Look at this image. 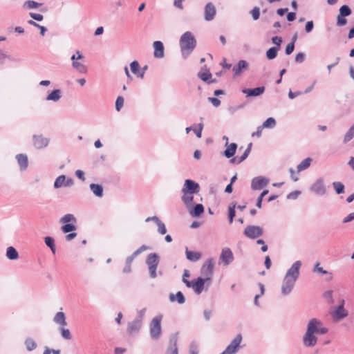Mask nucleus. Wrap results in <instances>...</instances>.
I'll return each mask as SVG.
<instances>
[{
	"mask_svg": "<svg viewBox=\"0 0 354 354\" xmlns=\"http://www.w3.org/2000/svg\"><path fill=\"white\" fill-rule=\"evenodd\" d=\"M146 313V308H142L141 310H138L137 311V317L136 319H140V321L142 322V319L145 315Z\"/></svg>",
	"mask_w": 354,
	"mask_h": 354,
	"instance_id": "nucleus-60",
	"label": "nucleus"
},
{
	"mask_svg": "<svg viewBox=\"0 0 354 354\" xmlns=\"http://www.w3.org/2000/svg\"><path fill=\"white\" fill-rule=\"evenodd\" d=\"M265 91L264 86L257 87L254 88H245L243 90V93L246 94L248 97L249 96H259L263 93Z\"/></svg>",
	"mask_w": 354,
	"mask_h": 354,
	"instance_id": "nucleus-20",
	"label": "nucleus"
},
{
	"mask_svg": "<svg viewBox=\"0 0 354 354\" xmlns=\"http://www.w3.org/2000/svg\"><path fill=\"white\" fill-rule=\"evenodd\" d=\"M296 39H297V36L295 35V36L294 37V38H293V41H292V42H291V43H290V44H288L287 45V46H286V53L287 55H290V54H291V53L293 52L294 48H295V44H294V42L295 41Z\"/></svg>",
	"mask_w": 354,
	"mask_h": 354,
	"instance_id": "nucleus-53",
	"label": "nucleus"
},
{
	"mask_svg": "<svg viewBox=\"0 0 354 354\" xmlns=\"http://www.w3.org/2000/svg\"><path fill=\"white\" fill-rule=\"evenodd\" d=\"M276 125L275 120L272 118H268L261 125L264 128H273Z\"/></svg>",
	"mask_w": 354,
	"mask_h": 354,
	"instance_id": "nucleus-48",
	"label": "nucleus"
},
{
	"mask_svg": "<svg viewBox=\"0 0 354 354\" xmlns=\"http://www.w3.org/2000/svg\"><path fill=\"white\" fill-rule=\"evenodd\" d=\"M262 233V229L259 226L254 225H249L244 230L245 235L252 239H255L260 236Z\"/></svg>",
	"mask_w": 354,
	"mask_h": 354,
	"instance_id": "nucleus-14",
	"label": "nucleus"
},
{
	"mask_svg": "<svg viewBox=\"0 0 354 354\" xmlns=\"http://www.w3.org/2000/svg\"><path fill=\"white\" fill-rule=\"evenodd\" d=\"M162 315L156 316L152 319L149 324V333L151 339H158L162 332L161 321Z\"/></svg>",
	"mask_w": 354,
	"mask_h": 354,
	"instance_id": "nucleus-4",
	"label": "nucleus"
},
{
	"mask_svg": "<svg viewBox=\"0 0 354 354\" xmlns=\"http://www.w3.org/2000/svg\"><path fill=\"white\" fill-rule=\"evenodd\" d=\"M66 177L64 175L58 176L54 183V187L55 188H59L64 185L67 186L72 183L71 180H68L66 183H65Z\"/></svg>",
	"mask_w": 354,
	"mask_h": 354,
	"instance_id": "nucleus-29",
	"label": "nucleus"
},
{
	"mask_svg": "<svg viewBox=\"0 0 354 354\" xmlns=\"http://www.w3.org/2000/svg\"><path fill=\"white\" fill-rule=\"evenodd\" d=\"M33 143L35 147L41 149L48 145V140L40 136H35L33 137Z\"/></svg>",
	"mask_w": 354,
	"mask_h": 354,
	"instance_id": "nucleus-25",
	"label": "nucleus"
},
{
	"mask_svg": "<svg viewBox=\"0 0 354 354\" xmlns=\"http://www.w3.org/2000/svg\"><path fill=\"white\" fill-rule=\"evenodd\" d=\"M160 261V257L156 253H150L146 259V264L148 266L149 276L154 279L157 277L156 270Z\"/></svg>",
	"mask_w": 354,
	"mask_h": 354,
	"instance_id": "nucleus-5",
	"label": "nucleus"
},
{
	"mask_svg": "<svg viewBox=\"0 0 354 354\" xmlns=\"http://www.w3.org/2000/svg\"><path fill=\"white\" fill-rule=\"evenodd\" d=\"M317 340L318 339L315 334L311 333L307 330L302 338L304 346L308 348L314 347L317 344Z\"/></svg>",
	"mask_w": 354,
	"mask_h": 354,
	"instance_id": "nucleus-13",
	"label": "nucleus"
},
{
	"mask_svg": "<svg viewBox=\"0 0 354 354\" xmlns=\"http://www.w3.org/2000/svg\"><path fill=\"white\" fill-rule=\"evenodd\" d=\"M248 68V63L245 60H241L238 62L236 66L232 68L234 75L237 76L242 73V72Z\"/></svg>",
	"mask_w": 354,
	"mask_h": 354,
	"instance_id": "nucleus-22",
	"label": "nucleus"
},
{
	"mask_svg": "<svg viewBox=\"0 0 354 354\" xmlns=\"http://www.w3.org/2000/svg\"><path fill=\"white\" fill-rule=\"evenodd\" d=\"M90 188L93 193L98 197L102 196L103 194V188L101 185L98 184H91Z\"/></svg>",
	"mask_w": 354,
	"mask_h": 354,
	"instance_id": "nucleus-36",
	"label": "nucleus"
},
{
	"mask_svg": "<svg viewBox=\"0 0 354 354\" xmlns=\"http://www.w3.org/2000/svg\"><path fill=\"white\" fill-rule=\"evenodd\" d=\"M305 59V55L303 53H299L295 57V61L298 63H301Z\"/></svg>",
	"mask_w": 354,
	"mask_h": 354,
	"instance_id": "nucleus-63",
	"label": "nucleus"
},
{
	"mask_svg": "<svg viewBox=\"0 0 354 354\" xmlns=\"http://www.w3.org/2000/svg\"><path fill=\"white\" fill-rule=\"evenodd\" d=\"M153 221L158 225V231L161 234H165L166 233V227L163 223L157 217V216H153V217H149L146 219V221L148 222L149 221Z\"/></svg>",
	"mask_w": 354,
	"mask_h": 354,
	"instance_id": "nucleus-24",
	"label": "nucleus"
},
{
	"mask_svg": "<svg viewBox=\"0 0 354 354\" xmlns=\"http://www.w3.org/2000/svg\"><path fill=\"white\" fill-rule=\"evenodd\" d=\"M236 148H237L236 144L231 143L230 145L227 146V149L224 151V155L227 158L232 157L236 152Z\"/></svg>",
	"mask_w": 354,
	"mask_h": 354,
	"instance_id": "nucleus-34",
	"label": "nucleus"
},
{
	"mask_svg": "<svg viewBox=\"0 0 354 354\" xmlns=\"http://www.w3.org/2000/svg\"><path fill=\"white\" fill-rule=\"evenodd\" d=\"M347 24L345 17L338 15L337 17V25L338 26H344Z\"/></svg>",
	"mask_w": 354,
	"mask_h": 354,
	"instance_id": "nucleus-55",
	"label": "nucleus"
},
{
	"mask_svg": "<svg viewBox=\"0 0 354 354\" xmlns=\"http://www.w3.org/2000/svg\"><path fill=\"white\" fill-rule=\"evenodd\" d=\"M166 354H178L177 348V337L176 335L171 337L169 346L167 350Z\"/></svg>",
	"mask_w": 354,
	"mask_h": 354,
	"instance_id": "nucleus-21",
	"label": "nucleus"
},
{
	"mask_svg": "<svg viewBox=\"0 0 354 354\" xmlns=\"http://www.w3.org/2000/svg\"><path fill=\"white\" fill-rule=\"evenodd\" d=\"M61 97L60 91L58 89L54 90L52 91L46 97L47 100L49 101H58Z\"/></svg>",
	"mask_w": 354,
	"mask_h": 354,
	"instance_id": "nucleus-40",
	"label": "nucleus"
},
{
	"mask_svg": "<svg viewBox=\"0 0 354 354\" xmlns=\"http://www.w3.org/2000/svg\"><path fill=\"white\" fill-rule=\"evenodd\" d=\"M324 297L328 301L329 303H333V291L332 290H328L324 292Z\"/></svg>",
	"mask_w": 354,
	"mask_h": 354,
	"instance_id": "nucleus-58",
	"label": "nucleus"
},
{
	"mask_svg": "<svg viewBox=\"0 0 354 354\" xmlns=\"http://www.w3.org/2000/svg\"><path fill=\"white\" fill-rule=\"evenodd\" d=\"M354 137V124L351 126L349 130L346 132L344 138V142H348Z\"/></svg>",
	"mask_w": 354,
	"mask_h": 354,
	"instance_id": "nucleus-47",
	"label": "nucleus"
},
{
	"mask_svg": "<svg viewBox=\"0 0 354 354\" xmlns=\"http://www.w3.org/2000/svg\"><path fill=\"white\" fill-rule=\"evenodd\" d=\"M254 20H257L259 18L260 10L258 7H254L250 12Z\"/></svg>",
	"mask_w": 354,
	"mask_h": 354,
	"instance_id": "nucleus-56",
	"label": "nucleus"
},
{
	"mask_svg": "<svg viewBox=\"0 0 354 354\" xmlns=\"http://www.w3.org/2000/svg\"><path fill=\"white\" fill-rule=\"evenodd\" d=\"M313 272H317L321 274H328L329 279L328 280H331L333 279L332 273L328 272L327 270H324L322 267H320L319 263H317L314 268H313Z\"/></svg>",
	"mask_w": 354,
	"mask_h": 354,
	"instance_id": "nucleus-37",
	"label": "nucleus"
},
{
	"mask_svg": "<svg viewBox=\"0 0 354 354\" xmlns=\"http://www.w3.org/2000/svg\"><path fill=\"white\" fill-rule=\"evenodd\" d=\"M251 147H252V143H250L248 145V148L244 151L243 154L240 158H239L237 160H236L237 163H241L248 156V155L251 151Z\"/></svg>",
	"mask_w": 354,
	"mask_h": 354,
	"instance_id": "nucleus-50",
	"label": "nucleus"
},
{
	"mask_svg": "<svg viewBox=\"0 0 354 354\" xmlns=\"http://www.w3.org/2000/svg\"><path fill=\"white\" fill-rule=\"evenodd\" d=\"M124 105V98L122 96H119L116 99L115 102V109L119 111Z\"/></svg>",
	"mask_w": 354,
	"mask_h": 354,
	"instance_id": "nucleus-54",
	"label": "nucleus"
},
{
	"mask_svg": "<svg viewBox=\"0 0 354 354\" xmlns=\"http://www.w3.org/2000/svg\"><path fill=\"white\" fill-rule=\"evenodd\" d=\"M142 322L140 319H135L131 322H129L127 327V332L129 334L138 333L141 328Z\"/></svg>",
	"mask_w": 354,
	"mask_h": 354,
	"instance_id": "nucleus-18",
	"label": "nucleus"
},
{
	"mask_svg": "<svg viewBox=\"0 0 354 354\" xmlns=\"http://www.w3.org/2000/svg\"><path fill=\"white\" fill-rule=\"evenodd\" d=\"M183 196L182 198L183 201L187 206L192 205V203L193 202V199H194L193 193L187 192L185 190L183 191Z\"/></svg>",
	"mask_w": 354,
	"mask_h": 354,
	"instance_id": "nucleus-38",
	"label": "nucleus"
},
{
	"mask_svg": "<svg viewBox=\"0 0 354 354\" xmlns=\"http://www.w3.org/2000/svg\"><path fill=\"white\" fill-rule=\"evenodd\" d=\"M333 186L337 194L344 192V185L341 182H334Z\"/></svg>",
	"mask_w": 354,
	"mask_h": 354,
	"instance_id": "nucleus-46",
	"label": "nucleus"
},
{
	"mask_svg": "<svg viewBox=\"0 0 354 354\" xmlns=\"http://www.w3.org/2000/svg\"><path fill=\"white\" fill-rule=\"evenodd\" d=\"M154 48V57L156 58H162L164 57V46L161 41H156L153 44Z\"/></svg>",
	"mask_w": 354,
	"mask_h": 354,
	"instance_id": "nucleus-19",
	"label": "nucleus"
},
{
	"mask_svg": "<svg viewBox=\"0 0 354 354\" xmlns=\"http://www.w3.org/2000/svg\"><path fill=\"white\" fill-rule=\"evenodd\" d=\"M312 189L319 194H324L326 192V188L322 180H317L315 183L312 187Z\"/></svg>",
	"mask_w": 354,
	"mask_h": 354,
	"instance_id": "nucleus-27",
	"label": "nucleus"
},
{
	"mask_svg": "<svg viewBox=\"0 0 354 354\" xmlns=\"http://www.w3.org/2000/svg\"><path fill=\"white\" fill-rule=\"evenodd\" d=\"M295 280L283 277L282 283H281V292L283 296H288L289 295L292 290L294 289V287L296 283Z\"/></svg>",
	"mask_w": 354,
	"mask_h": 354,
	"instance_id": "nucleus-10",
	"label": "nucleus"
},
{
	"mask_svg": "<svg viewBox=\"0 0 354 354\" xmlns=\"http://www.w3.org/2000/svg\"><path fill=\"white\" fill-rule=\"evenodd\" d=\"M198 77L204 82L208 83L214 82V80H209L212 78V74L207 69H202L198 73Z\"/></svg>",
	"mask_w": 354,
	"mask_h": 354,
	"instance_id": "nucleus-30",
	"label": "nucleus"
},
{
	"mask_svg": "<svg viewBox=\"0 0 354 354\" xmlns=\"http://www.w3.org/2000/svg\"><path fill=\"white\" fill-rule=\"evenodd\" d=\"M214 264L215 261L213 258H209L204 262L201 269V273L203 275V279L207 281L212 280Z\"/></svg>",
	"mask_w": 354,
	"mask_h": 354,
	"instance_id": "nucleus-6",
	"label": "nucleus"
},
{
	"mask_svg": "<svg viewBox=\"0 0 354 354\" xmlns=\"http://www.w3.org/2000/svg\"><path fill=\"white\" fill-rule=\"evenodd\" d=\"M243 337L241 334L239 333L232 340L230 344L226 347V348L221 354H236L239 348H241V343Z\"/></svg>",
	"mask_w": 354,
	"mask_h": 354,
	"instance_id": "nucleus-7",
	"label": "nucleus"
},
{
	"mask_svg": "<svg viewBox=\"0 0 354 354\" xmlns=\"http://www.w3.org/2000/svg\"><path fill=\"white\" fill-rule=\"evenodd\" d=\"M131 70L132 73L136 75L138 77L142 78L144 76V71L140 70V65L137 61H133L130 64Z\"/></svg>",
	"mask_w": 354,
	"mask_h": 354,
	"instance_id": "nucleus-28",
	"label": "nucleus"
},
{
	"mask_svg": "<svg viewBox=\"0 0 354 354\" xmlns=\"http://www.w3.org/2000/svg\"><path fill=\"white\" fill-rule=\"evenodd\" d=\"M185 253L187 259L192 262L198 261L202 256L201 252L189 250L187 248H186Z\"/></svg>",
	"mask_w": 354,
	"mask_h": 354,
	"instance_id": "nucleus-26",
	"label": "nucleus"
},
{
	"mask_svg": "<svg viewBox=\"0 0 354 354\" xmlns=\"http://www.w3.org/2000/svg\"><path fill=\"white\" fill-rule=\"evenodd\" d=\"M216 14V9L215 6L209 2L207 3L205 7L204 18L206 21L212 20Z\"/></svg>",
	"mask_w": 354,
	"mask_h": 354,
	"instance_id": "nucleus-15",
	"label": "nucleus"
},
{
	"mask_svg": "<svg viewBox=\"0 0 354 354\" xmlns=\"http://www.w3.org/2000/svg\"><path fill=\"white\" fill-rule=\"evenodd\" d=\"M279 48H277L275 47H272L269 48L266 52V56L268 59H272L275 58L277 55V50Z\"/></svg>",
	"mask_w": 354,
	"mask_h": 354,
	"instance_id": "nucleus-45",
	"label": "nucleus"
},
{
	"mask_svg": "<svg viewBox=\"0 0 354 354\" xmlns=\"http://www.w3.org/2000/svg\"><path fill=\"white\" fill-rule=\"evenodd\" d=\"M184 188L182 191H185L190 193H197L199 191V185L192 180H186L184 185Z\"/></svg>",
	"mask_w": 354,
	"mask_h": 354,
	"instance_id": "nucleus-17",
	"label": "nucleus"
},
{
	"mask_svg": "<svg viewBox=\"0 0 354 354\" xmlns=\"http://www.w3.org/2000/svg\"><path fill=\"white\" fill-rule=\"evenodd\" d=\"M59 331L61 333L62 337L64 339L69 340V339H71L72 338L71 334V332H70L69 329L66 328L65 326L60 327L59 328Z\"/></svg>",
	"mask_w": 354,
	"mask_h": 354,
	"instance_id": "nucleus-44",
	"label": "nucleus"
},
{
	"mask_svg": "<svg viewBox=\"0 0 354 354\" xmlns=\"http://www.w3.org/2000/svg\"><path fill=\"white\" fill-rule=\"evenodd\" d=\"M312 162L311 158H307L305 160H304L298 166H297V171L299 172L301 171H303L307 168H308L310 165V163Z\"/></svg>",
	"mask_w": 354,
	"mask_h": 354,
	"instance_id": "nucleus-41",
	"label": "nucleus"
},
{
	"mask_svg": "<svg viewBox=\"0 0 354 354\" xmlns=\"http://www.w3.org/2000/svg\"><path fill=\"white\" fill-rule=\"evenodd\" d=\"M344 301L342 300V304L335 307V309L331 312L330 314L334 321L337 322L347 317L348 312L344 308Z\"/></svg>",
	"mask_w": 354,
	"mask_h": 354,
	"instance_id": "nucleus-11",
	"label": "nucleus"
},
{
	"mask_svg": "<svg viewBox=\"0 0 354 354\" xmlns=\"http://www.w3.org/2000/svg\"><path fill=\"white\" fill-rule=\"evenodd\" d=\"M234 259V254L232 250L228 248H224L221 253L218 264L223 266H227Z\"/></svg>",
	"mask_w": 354,
	"mask_h": 354,
	"instance_id": "nucleus-9",
	"label": "nucleus"
},
{
	"mask_svg": "<svg viewBox=\"0 0 354 354\" xmlns=\"http://www.w3.org/2000/svg\"><path fill=\"white\" fill-rule=\"evenodd\" d=\"M268 183V180L263 177L254 178L251 184V187L254 190H259L263 188Z\"/></svg>",
	"mask_w": 354,
	"mask_h": 354,
	"instance_id": "nucleus-16",
	"label": "nucleus"
},
{
	"mask_svg": "<svg viewBox=\"0 0 354 354\" xmlns=\"http://www.w3.org/2000/svg\"><path fill=\"white\" fill-rule=\"evenodd\" d=\"M306 330L315 335H324L328 333V329L324 326L321 320L313 318L309 320Z\"/></svg>",
	"mask_w": 354,
	"mask_h": 354,
	"instance_id": "nucleus-3",
	"label": "nucleus"
},
{
	"mask_svg": "<svg viewBox=\"0 0 354 354\" xmlns=\"http://www.w3.org/2000/svg\"><path fill=\"white\" fill-rule=\"evenodd\" d=\"M41 6V3L35 2L34 1H26L24 3L23 8L26 9H34Z\"/></svg>",
	"mask_w": 354,
	"mask_h": 354,
	"instance_id": "nucleus-42",
	"label": "nucleus"
},
{
	"mask_svg": "<svg viewBox=\"0 0 354 354\" xmlns=\"http://www.w3.org/2000/svg\"><path fill=\"white\" fill-rule=\"evenodd\" d=\"M147 247L145 245H142L139 249L136 250L131 256L128 257L126 259V263H129L131 265L132 261L135 259V257L141 253L142 251L147 250Z\"/></svg>",
	"mask_w": 354,
	"mask_h": 354,
	"instance_id": "nucleus-35",
	"label": "nucleus"
},
{
	"mask_svg": "<svg viewBox=\"0 0 354 354\" xmlns=\"http://www.w3.org/2000/svg\"><path fill=\"white\" fill-rule=\"evenodd\" d=\"M53 322L56 324L62 326H66L67 325V322L66 321V315L63 312H58L55 314L53 317Z\"/></svg>",
	"mask_w": 354,
	"mask_h": 354,
	"instance_id": "nucleus-23",
	"label": "nucleus"
},
{
	"mask_svg": "<svg viewBox=\"0 0 354 354\" xmlns=\"http://www.w3.org/2000/svg\"><path fill=\"white\" fill-rule=\"evenodd\" d=\"M6 257L10 260H16L19 258V253L14 247L10 246L7 248Z\"/></svg>",
	"mask_w": 354,
	"mask_h": 354,
	"instance_id": "nucleus-33",
	"label": "nucleus"
},
{
	"mask_svg": "<svg viewBox=\"0 0 354 354\" xmlns=\"http://www.w3.org/2000/svg\"><path fill=\"white\" fill-rule=\"evenodd\" d=\"M228 216H229V221L230 223H232L233 221L234 217L235 216V205H233L232 206L229 207Z\"/></svg>",
	"mask_w": 354,
	"mask_h": 354,
	"instance_id": "nucleus-52",
	"label": "nucleus"
},
{
	"mask_svg": "<svg viewBox=\"0 0 354 354\" xmlns=\"http://www.w3.org/2000/svg\"><path fill=\"white\" fill-rule=\"evenodd\" d=\"M351 14V10L350 8L344 5L339 8V14L342 16L347 17L349 16Z\"/></svg>",
	"mask_w": 354,
	"mask_h": 354,
	"instance_id": "nucleus-49",
	"label": "nucleus"
},
{
	"mask_svg": "<svg viewBox=\"0 0 354 354\" xmlns=\"http://www.w3.org/2000/svg\"><path fill=\"white\" fill-rule=\"evenodd\" d=\"M30 16L33 19L39 21H42L43 18H44L43 15H41L40 14L33 13V12H30Z\"/></svg>",
	"mask_w": 354,
	"mask_h": 354,
	"instance_id": "nucleus-62",
	"label": "nucleus"
},
{
	"mask_svg": "<svg viewBox=\"0 0 354 354\" xmlns=\"http://www.w3.org/2000/svg\"><path fill=\"white\" fill-rule=\"evenodd\" d=\"M25 345L28 351H32L37 347V344L33 339L28 337L25 340Z\"/></svg>",
	"mask_w": 354,
	"mask_h": 354,
	"instance_id": "nucleus-43",
	"label": "nucleus"
},
{
	"mask_svg": "<svg viewBox=\"0 0 354 354\" xmlns=\"http://www.w3.org/2000/svg\"><path fill=\"white\" fill-rule=\"evenodd\" d=\"M204 212V207L202 204L196 205L193 209L189 211V213L193 216H198Z\"/></svg>",
	"mask_w": 354,
	"mask_h": 354,
	"instance_id": "nucleus-39",
	"label": "nucleus"
},
{
	"mask_svg": "<svg viewBox=\"0 0 354 354\" xmlns=\"http://www.w3.org/2000/svg\"><path fill=\"white\" fill-rule=\"evenodd\" d=\"M180 46L183 52L190 53L196 46V39L190 32H185L180 37Z\"/></svg>",
	"mask_w": 354,
	"mask_h": 354,
	"instance_id": "nucleus-2",
	"label": "nucleus"
},
{
	"mask_svg": "<svg viewBox=\"0 0 354 354\" xmlns=\"http://www.w3.org/2000/svg\"><path fill=\"white\" fill-rule=\"evenodd\" d=\"M51 353H53V354H60V351L59 350L50 349L48 347H46L43 354H50Z\"/></svg>",
	"mask_w": 354,
	"mask_h": 354,
	"instance_id": "nucleus-61",
	"label": "nucleus"
},
{
	"mask_svg": "<svg viewBox=\"0 0 354 354\" xmlns=\"http://www.w3.org/2000/svg\"><path fill=\"white\" fill-rule=\"evenodd\" d=\"M190 274L188 270H185L183 274V281L188 288H192L196 294L200 295L204 288V285L207 280L203 279V277H198L196 279L192 280L191 281L185 279V277H189Z\"/></svg>",
	"mask_w": 354,
	"mask_h": 354,
	"instance_id": "nucleus-1",
	"label": "nucleus"
},
{
	"mask_svg": "<svg viewBox=\"0 0 354 354\" xmlns=\"http://www.w3.org/2000/svg\"><path fill=\"white\" fill-rule=\"evenodd\" d=\"M21 169H26L28 167V157L25 154H18L16 157Z\"/></svg>",
	"mask_w": 354,
	"mask_h": 354,
	"instance_id": "nucleus-32",
	"label": "nucleus"
},
{
	"mask_svg": "<svg viewBox=\"0 0 354 354\" xmlns=\"http://www.w3.org/2000/svg\"><path fill=\"white\" fill-rule=\"evenodd\" d=\"M185 0H174V6L180 10H183L184 8L183 5V2Z\"/></svg>",
	"mask_w": 354,
	"mask_h": 354,
	"instance_id": "nucleus-64",
	"label": "nucleus"
},
{
	"mask_svg": "<svg viewBox=\"0 0 354 354\" xmlns=\"http://www.w3.org/2000/svg\"><path fill=\"white\" fill-rule=\"evenodd\" d=\"M62 230L64 233H67L74 231L75 226L73 223H66L62 226Z\"/></svg>",
	"mask_w": 354,
	"mask_h": 354,
	"instance_id": "nucleus-51",
	"label": "nucleus"
},
{
	"mask_svg": "<svg viewBox=\"0 0 354 354\" xmlns=\"http://www.w3.org/2000/svg\"><path fill=\"white\" fill-rule=\"evenodd\" d=\"M302 266L301 261L294 262L285 274V277L297 281L300 275V269Z\"/></svg>",
	"mask_w": 354,
	"mask_h": 354,
	"instance_id": "nucleus-8",
	"label": "nucleus"
},
{
	"mask_svg": "<svg viewBox=\"0 0 354 354\" xmlns=\"http://www.w3.org/2000/svg\"><path fill=\"white\" fill-rule=\"evenodd\" d=\"M203 128V124L202 123H200L198 124V127L194 129V133H196V136L200 138L202 136V131Z\"/></svg>",
	"mask_w": 354,
	"mask_h": 354,
	"instance_id": "nucleus-59",
	"label": "nucleus"
},
{
	"mask_svg": "<svg viewBox=\"0 0 354 354\" xmlns=\"http://www.w3.org/2000/svg\"><path fill=\"white\" fill-rule=\"evenodd\" d=\"M62 221L64 223H68L71 221H75V218L72 214H66L62 218Z\"/></svg>",
	"mask_w": 354,
	"mask_h": 354,
	"instance_id": "nucleus-57",
	"label": "nucleus"
},
{
	"mask_svg": "<svg viewBox=\"0 0 354 354\" xmlns=\"http://www.w3.org/2000/svg\"><path fill=\"white\" fill-rule=\"evenodd\" d=\"M169 300L171 302L177 301L178 304H183L185 301V298L183 294L180 291H178L176 295L170 294L169 295Z\"/></svg>",
	"mask_w": 354,
	"mask_h": 354,
	"instance_id": "nucleus-31",
	"label": "nucleus"
},
{
	"mask_svg": "<svg viewBox=\"0 0 354 354\" xmlns=\"http://www.w3.org/2000/svg\"><path fill=\"white\" fill-rule=\"evenodd\" d=\"M83 56L80 54L79 51L76 52V55H73L71 57V59L73 60L72 66L73 67L82 73H85L87 71L86 66L82 62H78L79 59H82Z\"/></svg>",
	"mask_w": 354,
	"mask_h": 354,
	"instance_id": "nucleus-12",
	"label": "nucleus"
}]
</instances>
